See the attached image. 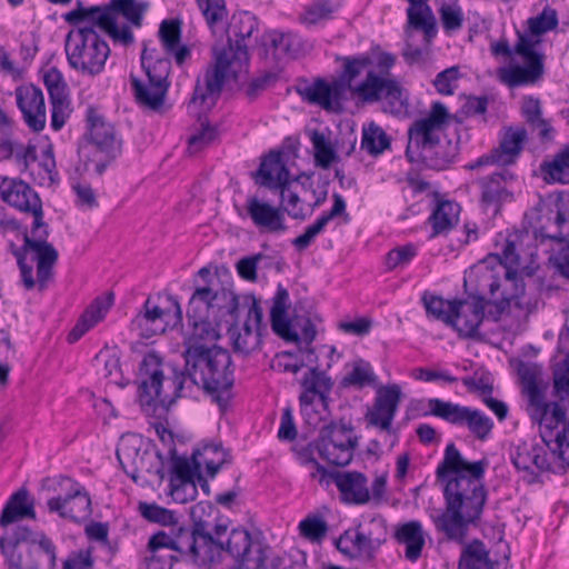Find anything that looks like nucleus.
<instances>
[{
    "label": "nucleus",
    "mask_w": 569,
    "mask_h": 569,
    "mask_svg": "<svg viewBox=\"0 0 569 569\" xmlns=\"http://www.w3.org/2000/svg\"><path fill=\"white\" fill-rule=\"evenodd\" d=\"M542 171L550 177L552 181H569V144H567L552 161L541 166Z\"/></svg>",
    "instance_id": "56"
},
{
    "label": "nucleus",
    "mask_w": 569,
    "mask_h": 569,
    "mask_svg": "<svg viewBox=\"0 0 569 569\" xmlns=\"http://www.w3.org/2000/svg\"><path fill=\"white\" fill-rule=\"evenodd\" d=\"M353 428L342 420L331 421L323 426L318 438L309 445L319 456L333 466L345 467L353 458V450L358 441L352 436Z\"/></svg>",
    "instance_id": "12"
},
{
    "label": "nucleus",
    "mask_w": 569,
    "mask_h": 569,
    "mask_svg": "<svg viewBox=\"0 0 569 569\" xmlns=\"http://www.w3.org/2000/svg\"><path fill=\"white\" fill-rule=\"evenodd\" d=\"M300 386L302 389L299 396L301 415L309 426L317 427L322 418L315 409V401L318 399L323 409H327L333 382L325 371L309 368L300 380Z\"/></svg>",
    "instance_id": "19"
},
{
    "label": "nucleus",
    "mask_w": 569,
    "mask_h": 569,
    "mask_svg": "<svg viewBox=\"0 0 569 569\" xmlns=\"http://www.w3.org/2000/svg\"><path fill=\"white\" fill-rule=\"evenodd\" d=\"M246 208L252 223L259 230L274 234L287 231L284 214L279 207H273L256 196H250L247 198Z\"/></svg>",
    "instance_id": "33"
},
{
    "label": "nucleus",
    "mask_w": 569,
    "mask_h": 569,
    "mask_svg": "<svg viewBox=\"0 0 569 569\" xmlns=\"http://www.w3.org/2000/svg\"><path fill=\"white\" fill-rule=\"evenodd\" d=\"M460 206L455 201H439L429 217L432 227L431 237L450 231L459 220Z\"/></svg>",
    "instance_id": "48"
},
{
    "label": "nucleus",
    "mask_w": 569,
    "mask_h": 569,
    "mask_svg": "<svg viewBox=\"0 0 569 569\" xmlns=\"http://www.w3.org/2000/svg\"><path fill=\"white\" fill-rule=\"evenodd\" d=\"M201 309L214 316L217 310L221 317L233 318L234 313L239 312V298L227 289L216 291L211 287H200L192 293L187 313H199Z\"/></svg>",
    "instance_id": "25"
},
{
    "label": "nucleus",
    "mask_w": 569,
    "mask_h": 569,
    "mask_svg": "<svg viewBox=\"0 0 569 569\" xmlns=\"http://www.w3.org/2000/svg\"><path fill=\"white\" fill-rule=\"evenodd\" d=\"M299 530L306 539L320 542L328 532V525L320 516H309L300 521Z\"/></svg>",
    "instance_id": "64"
},
{
    "label": "nucleus",
    "mask_w": 569,
    "mask_h": 569,
    "mask_svg": "<svg viewBox=\"0 0 569 569\" xmlns=\"http://www.w3.org/2000/svg\"><path fill=\"white\" fill-rule=\"evenodd\" d=\"M529 413L532 421L540 426V437L542 442L552 453V447L556 445L555 430L567 422V410L558 401H546L545 396H540L529 402Z\"/></svg>",
    "instance_id": "24"
},
{
    "label": "nucleus",
    "mask_w": 569,
    "mask_h": 569,
    "mask_svg": "<svg viewBox=\"0 0 569 569\" xmlns=\"http://www.w3.org/2000/svg\"><path fill=\"white\" fill-rule=\"evenodd\" d=\"M395 539L405 546V557L410 562H416L422 553L426 545V535L419 520H410L397 526Z\"/></svg>",
    "instance_id": "40"
},
{
    "label": "nucleus",
    "mask_w": 569,
    "mask_h": 569,
    "mask_svg": "<svg viewBox=\"0 0 569 569\" xmlns=\"http://www.w3.org/2000/svg\"><path fill=\"white\" fill-rule=\"evenodd\" d=\"M429 412L456 427L467 428L478 440L485 441L491 435L493 421L485 412L439 398L428 400Z\"/></svg>",
    "instance_id": "13"
},
{
    "label": "nucleus",
    "mask_w": 569,
    "mask_h": 569,
    "mask_svg": "<svg viewBox=\"0 0 569 569\" xmlns=\"http://www.w3.org/2000/svg\"><path fill=\"white\" fill-rule=\"evenodd\" d=\"M332 479L343 501L353 505H365L370 500V490L363 473L358 471H338L332 475Z\"/></svg>",
    "instance_id": "37"
},
{
    "label": "nucleus",
    "mask_w": 569,
    "mask_h": 569,
    "mask_svg": "<svg viewBox=\"0 0 569 569\" xmlns=\"http://www.w3.org/2000/svg\"><path fill=\"white\" fill-rule=\"evenodd\" d=\"M16 99L27 126L34 132L42 131L46 127V103L41 89L32 84L19 87Z\"/></svg>",
    "instance_id": "31"
},
{
    "label": "nucleus",
    "mask_w": 569,
    "mask_h": 569,
    "mask_svg": "<svg viewBox=\"0 0 569 569\" xmlns=\"http://www.w3.org/2000/svg\"><path fill=\"white\" fill-rule=\"evenodd\" d=\"M458 569H499V562L490 559L489 551L481 540L475 539L463 548Z\"/></svg>",
    "instance_id": "47"
},
{
    "label": "nucleus",
    "mask_w": 569,
    "mask_h": 569,
    "mask_svg": "<svg viewBox=\"0 0 569 569\" xmlns=\"http://www.w3.org/2000/svg\"><path fill=\"white\" fill-rule=\"evenodd\" d=\"M184 530L186 529L180 528L176 536H170L164 531L156 532L149 539V552L157 553L159 551L162 555H173L172 551H178L182 556V549L178 542L184 538Z\"/></svg>",
    "instance_id": "54"
},
{
    "label": "nucleus",
    "mask_w": 569,
    "mask_h": 569,
    "mask_svg": "<svg viewBox=\"0 0 569 569\" xmlns=\"http://www.w3.org/2000/svg\"><path fill=\"white\" fill-rule=\"evenodd\" d=\"M488 465L487 459L469 462L453 442L447 445L436 470L443 486L445 509L432 522L448 540L463 542L469 525L480 518L487 500L483 477Z\"/></svg>",
    "instance_id": "2"
},
{
    "label": "nucleus",
    "mask_w": 569,
    "mask_h": 569,
    "mask_svg": "<svg viewBox=\"0 0 569 569\" xmlns=\"http://www.w3.org/2000/svg\"><path fill=\"white\" fill-rule=\"evenodd\" d=\"M521 116L532 132H537L541 142L553 139V127L550 120L543 118L542 102L539 98L525 96L520 107Z\"/></svg>",
    "instance_id": "42"
},
{
    "label": "nucleus",
    "mask_w": 569,
    "mask_h": 569,
    "mask_svg": "<svg viewBox=\"0 0 569 569\" xmlns=\"http://www.w3.org/2000/svg\"><path fill=\"white\" fill-rule=\"evenodd\" d=\"M517 266H519V256L516 253V246L508 241L496 269H489L483 262L472 272L477 279V288L489 295V303L495 307V310H490V315L495 321L509 310L512 301L525 293L523 279L518 270L513 269Z\"/></svg>",
    "instance_id": "4"
},
{
    "label": "nucleus",
    "mask_w": 569,
    "mask_h": 569,
    "mask_svg": "<svg viewBox=\"0 0 569 569\" xmlns=\"http://www.w3.org/2000/svg\"><path fill=\"white\" fill-rule=\"evenodd\" d=\"M113 303V295L110 292L107 298L98 297L81 315L80 319L68 335L70 343L77 342L86 332L102 320Z\"/></svg>",
    "instance_id": "43"
},
{
    "label": "nucleus",
    "mask_w": 569,
    "mask_h": 569,
    "mask_svg": "<svg viewBox=\"0 0 569 569\" xmlns=\"http://www.w3.org/2000/svg\"><path fill=\"white\" fill-rule=\"evenodd\" d=\"M478 291L479 295H469L467 299L451 300L452 317L449 327L461 338H478L480 336L478 329L483 321L486 306L491 307L488 313L490 310H495V307L489 303V299L486 301L483 296L486 291L479 289Z\"/></svg>",
    "instance_id": "18"
},
{
    "label": "nucleus",
    "mask_w": 569,
    "mask_h": 569,
    "mask_svg": "<svg viewBox=\"0 0 569 569\" xmlns=\"http://www.w3.org/2000/svg\"><path fill=\"white\" fill-rule=\"evenodd\" d=\"M343 63V71L338 80L329 83V100L331 108L333 104H339L347 91H350L353 97V89L356 88V79L363 73V71L373 63L370 56L358 54L340 58Z\"/></svg>",
    "instance_id": "29"
},
{
    "label": "nucleus",
    "mask_w": 569,
    "mask_h": 569,
    "mask_svg": "<svg viewBox=\"0 0 569 569\" xmlns=\"http://www.w3.org/2000/svg\"><path fill=\"white\" fill-rule=\"evenodd\" d=\"M138 510L141 516L150 522L159 523L162 526H171L177 522V518L173 511L156 503L139 502Z\"/></svg>",
    "instance_id": "59"
},
{
    "label": "nucleus",
    "mask_w": 569,
    "mask_h": 569,
    "mask_svg": "<svg viewBox=\"0 0 569 569\" xmlns=\"http://www.w3.org/2000/svg\"><path fill=\"white\" fill-rule=\"evenodd\" d=\"M518 41L513 48L515 53L521 56L525 60L530 61H543L541 53L536 51V47L540 44L541 40L539 36H531L528 32H517Z\"/></svg>",
    "instance_id": "60"
},
{
    "label": "nucleus",
    "mask_w": 569,
    "mask_h": 569,
    "mask_svg": "<svg viewBox=\"0 0 569 569\" xmlns=\"http://www.w3.org/2000/svg\"><path fill=\"white\" fill-rule=\"evenodd\" d=\"M96 28L90 22V26L69 31L64 40L68 64L82 76L96 77L102 73L110 56L109 44Z\"/></svg>",
    "instance_id": "9"
},
{
    "label": "nucleus",
    "mask_w": 569,
    "mask_h": 569,
    "mask_svg": "<svg viewBox=\"0 0 569 569\" xmlns=\"http://www.w3.org/2000/svg\"><path fill=\"white\" fill-rule=\"evenodd\" d=\"M148 10V3L136 0H110L104 6L83 7L80 0L77 1V8L67 12L64 20L73 26L88 21L93 22L98 29L107 33L114 43L124 47L134 41L133 33L129 26H118V17H124L131 26L139 28L142 24L143 14Z\"/></svg>",
    "instance_id": "5"
},
{
    "label": "nucleus",
    "mask_w": 569,
    "mask_h": 569,
    "mask_svg": "<svg viewBox=\"0 0 569 569\" xmlns=\"http://www.w3.org/2000/svg\"><path fill=\"white\" fill-rule=\"evenodd\" d=\"M528 29L531 36H541L551 31L558 26V16L556 10L545 8L540 14L528 19Z\"/></svg>",
    "instance_id": "62"
},
{
    "label": "nucleus",
    "mask_w": 569,
    "mask_h": 569,
    "mask_svg": "<svg viewBox=\"0 0 569 569\" xmlns=\"http://www.w3.org/2000/svg\"><path fill=\"white\" fill-rule=\"evenodd\" d=\"M187 317L191 330L183 340L184 369L174 370L173 378L166 379L161 358L154 352L146 355L140 363L138 399L147 415L168 409L186 388L193 386L221 409L229 403L234 382L231 356L214 345L220 336L210 321L200 313Z\"/></svg>",
    "instance_id": "1"
},
{
    "label": "nucleus",
    "mask_w": 569,
    "mask_h": 569,
    "mask_svg": "<svg viewBox=\"0 0 569 569\" xmlns=\"http://www.w3.org/2000/svg\"><path fill=\"white\" fill-rule=\"evenodd\" d=\"M0 549L8 569H38L39 567L30 547L16 548L14 545L8 546L7 537H1Z\"/></svg>",
    "instance_id": "50"
},
{
    "label": "nucleus",
    "mask_w": 569,
    "mask_h": 569,
    "mask_svg": "<svg viewBox=\"0 0 569 569\" xmlns=\"http://www.w3.org/2000/svg\"><path fill=\"white\" fill-rule=\"evenodd\" d=\"M222 553H228L234 561L233 569H262L270 547L260 540H253L243 528L230 531L226 541H221Z\"/></svg>",
    "instance_id": "16"
},
{
    "label": "nucleus",
    "mask_w": 569,
    "mask_h": 569,
    "mask_svg": "<svg viewBox=\"0 0 569 569\" xmlns=\"http://www.w3.org/2000/svg\"><path fill=\"white\" fill-rule=\"evenodd\" d=\"M1 199L10 207L33 216L32 233L44 227L42 201L39 194L20 178L4 177L0 183Z\"/></svg>",
    "instance_id": "20"
},
{
    "label": "nucleus",
    "mask_w": 569,
    "mask_h": 569,
    "mask_svg": "<svg viewBox=\"0 0 569 569\" xmlns=\"http://www.w3.org/2000/svg\"><path fill=\"white\" fill-rule=\"evenodd\" d=\"M290 180V172L282 160L281 152L270 151L260 163L257 182L276 191L279 187L288 184Z\"/></svg>",
    "instance_id": "39"
},
{
    "label": "nucleus",
    "mask_w": 569,
    "mask_h": 569,
    "mask_svg": "<svg viewBox=\"0 0 569 569\" xmlns=\"http://www.w3.org/2000/svg\"><path fill=\"white\" fill-rule=\"evenodd\" d=\"M28 498L29 492L26 488L19 489L10 497L0 517L1 527H7L23 518L36 519L33 502H29Z\"/></svg>",
    "instance_id": "46"
},
{
    "label": "nucleus",
    "mask_w": 569,
    "mask_h": 569,
    "mask_svg": "<svg viewBox=\"0 0 569 569\" xmlns=\"http://www.w3.org/2000/svg\"><path fill=\"white\" fill-rule=\"evenodd\" d=\"M407 17L408 24L416 30L422 31L427 40H430L437 34L436 18L428 3L409 4Z\"/></svg>",
    "instance_id": "49"
},
{
    "label": "nucleus",
    "mask_w": 569,
    "mask_h": 569,
    "mask_svg": "<svg viewBox=\"0 0 569 569\" xmlns=\"http://www.w3.org/2000/svg\"><path fill=\"white\" fill-rule=\"evenodd\" d=\"M263 44L279 60L293 59L302 51L301 39L291 32L269 31L263 36Z\"/></svg>",
    "instance_id": "45"
},
{
    "label": "nucleus",
    "mask_w": 569,
    "mask_h": 569,
    "mask_svg": "<svg viewBox=\"0 0 569 569\" xmlns=\"http://www.w3.org/2000/svg\"><path fill=\"white\" fill-rule=\"evenodd\" d=\"M542 238L569 240V193H560L548 210V223L539 228Z\"/></svg>",
    "instance_id": "34"
},
{
    "label": "nucleus",
    "mask_w": 569,
    "mask_h": 569,
    "mask_svg": "<svg viewBox=\"0 0 569 569\" xmlns=\"http://www.w3.org/2000/svg\"><path fill=\"white\" fill-rule=\"evenodd\" d=\"M226 462V452L222 451L220 445L216 443L206 445L202 451L196 450L192 461L180 457L174 458L172 471L180 481V483L172 489L174 500L182 503L187 502V497H181L182 490H189V497L191 499L196 498L197 486L194 476H198L201 465L206 466L207 473L213 478Z\"/></svg>",
    "instance_id": "11"
},
{
    "label": "nucleus",
    "mask_w": 569,
    "mask_h": 569,
    "mask_svg": "<svg viewBox=\"0 0 569 569\" xmlns=\"http://www.w3.org/2000/svg\"><path fill=\"white\" fill-rule=\"evenodd\" d=\"M395 62L396 57L392 53H380L376 69L371 68V63L363 71L366 78L357 82L353 98L369 104L385 101V111L395 116H407L409 113L408 94L397 77L390 73Z\"/></svg>",
    "instance_id": "7"
},
{
    "label": "nucleus",
    "mask_w": 569,
    "mask_h": 569,
    "mask_svg": "<svg viewBox=\"0 0 569 569\" xmlns=\"http://www.w3.org/2000/svg\"><path fill=\"white\" fill-rule=\"evenodd\" d=\"M336 547L350 559L372 560L379 550L362 532V523L345 530L336 540Z\"/></svg>",
    "instance_id": "35"
},
{
    "label": "nucleus",
    "mask_w": 569,
    "mask_h": 569,
    "mask_svg": "<svg viewBox=\"0 0 569 569\" xmlns=\"http://www.w3.org/2000/svg\"><path fill=\"white\" fill-rule=\"evenodd\" d=\"M512 180L513 174L507 169H501L478 180L481 190V204L486 210L491 209L492 213L497 214L501 206L512 199V193L508 189V183Z\"/></svg>",
    "instance_id": "30"
},
{
    "label": "nucleus",
    "mask_w": 569,
    "mask_h": 569,
    "mask_svg": "<svg viewBox=\"0 0 569 569\" xmlns=\"http://www.w3.org/2000/svg\"><path fill=\"white\" fill-rule=\"evenodd\" d=\"M310 141L315 150V162L322 169H328L337 160V153L330 141L319 130L310 132Z\"/></svg>",
    "instance_id": "53"
},
{
    "label": "nucleus",
    "mask_w": 569,
    "mask_h": 569,
    "mask_svg": "<svg viewBox=\"0 0 569 569\" xmlns=\"http://www.w3.org/2000/svg\"><path fill=\"white\" fill-rule=\"evenodd\" d=\"M42 228L41 232L33 233L38 239H32L28 234L23 239V250L30 249L37 253V278L40 290L46 288L48 280L52 276V268L58 260L57 249L47 241L49 236L47 224Z\"/></svg>",
    "instance_id": "32"
},
{
    "label": "nucleus",
    "mask_w": 569,
    "mask_h": 569,
    "mask_svg": "<svg viewBox=\"0 0 569 569\" xmlns=\"http://www.w3.org/2000/svg\"><path fill=\"white\" fill-rule=\"evenodd\" d=\"M546 448L545 443L542 446L522 441L511 452V461L518 470L532 472V467H535L540 472H555L556 468L549 461Z\"/></svg>",
    "instance_id": "36"
},
{
    "label": "nucleus",
    "mask_w": 569,
    "mask_h": 569,
    "mask_svg": "<svg viewBox=\"0 0 569 569\" xmlns=\"http://www.w3.org/2000/svg\"><path fill=\"white\" fill-rule=\"evenodd\" d=\"M247 309V319L241 329L238 328V312L234 313L233 318L226 320L234 352L244 356L257 350L260 346L259 326L262 320V308L257 299L252 298Z\"/></svg>",
    "instance_id": "23"
},
{
    "label": "nucleus",
    "mask_w": 569,
    "mask_h": 569,
    "mask_svg": "<svg viewBox=\"0 0 569 569\" xmlns=\"http://www.w3.org/2000/svg\"><path fill=\"white\" fill-rule=\"evenodd\" d=\"M50 512L61 518L79 522L91 515V499L83 487L74 482L71 492L64 497H53L47 502Z\"/></svg>",
    "instance_id": "28"
},
{
    "label": "nucleus",
    "mask_w": 569,
    "mask_h": 569,
    "mask_svg": "<svg viewBox=\"0 0 569 569\" xmlns=\"http://www.w3.org/2000/svg\"><path fill=\"white\" fill-rule=\"evenodd\" d=\"M289 306L290 298L288 290L282 284H278L270 310L271 328L273 332L286 341L299 342L303 340L307 345H310L316 339L317 335L313 322L307 318L302 322L301 335L293 331L287 316Z\"/></svg>",
    "instance_id": "21"
},
{
    "label": "nucleus",
    "mask_w": 569,
    "mask_h": 569,
    "mask_svg": "<svg viewBox=\"0 0 569 569\" xmlns=\"http://www.w3.org/2000/svg\"><path fill=\"white\" fill-rule=\"evenodd\" d=\"M422 301L428 316H432L435 319L442 321L449 327L451 322V300H445L438 296H431L428 298L423 295Z\"/></svg>",
    "instance_id": "61"
},
{
    "label": "nucleus",
    "mask_w": 569,
    "mask_h": 569,
    "mask_svg": "<svg viewBox=\"0 0 569 569\" xmlns=\"http://www.w3.org/2000/svg\"><path fill=\"white\" fill-rule=\"evenodd\" d=\"M429 412L456 427L467 428L478 440L485 441L491 435L493 421L485 412L439 398L428 400Z\"/></svg>",
    "instance_id": "14"
},
{
    "label": "nucleus",
    "mask_w": 569,
    "mask_h": 569,
    "mask_svg": "<svg viewBox=\"0 0 569 569\" xmlns=\"http://www.w3.org/2000/svg\"><path fill=\"white\" fill-rule=\"evenodd\" d=\"M159 40L167 54L173 57L178 67H182L191 57V49L181 43V21L167 19L160 23Z\"/></svg>",
    "instance_id": "38"
},
{
    "label": "nucleus",
    "mask_w": 569,
    "mask_h": 569,
    "mask_svg": "<svg viewBox=\"0 0 569 569\" xmlns=\"http://www.w3.org/2000/svg\"><path fill=\"white\" fill-rule=\"evenodd\" d=\"M395 62L396 57L392 53H380L376 69L371 68V63L363 71L366 78L357 82L353 98L369 104L385 101V111L395 116H407L409 113L408 94L397 77L390 73Z\"/></svg>",
    "instance_id": "8"
},
{
    "label": "nucleus",
    "mask_w": 569,
    "mask_h": 569,
    "mask_svg": "<svg viewBox=\"0 0 569 569\" xmlns=\"http://www.w3.org/2000/svg\"><path fill=\"white\" fill-rule=\"evenodd\" d=\"M429 412L456 427L467 428L478 440L485 441L491 435L493 421L485 412L439 398L428 400Z\"/></svg>",
    "instance_id": "15"
},
{
    "label": "nucleus",
    "mask_w": 569,
    "mask_h": 569,
    "mask_svg": "<svg viewBox=\"0 0 569 569\" xmlns=\"http://www.w3.org/2000/svg\"><path fill=\"white\" fill-rule=\"evenodd\" d=\"M166 311L158 303L148 298L140 312L132 320V326L141 337L150 338L166 331Z\"/></svg>",
    "instance_id": "41"
},
{
    "label": "nucleus",
    "mask_w": 569,
    "mask_h": 569,
    "mask_svg": "<svg viewBox=\"0 0 569 569\" xmlns=\"http://www.w3.org/2000/svg\"><path fill=\"white\" fill-rule=\"evenodd\" d=\"M182 556L201 568H212L222 562L221 540L198 529H186L180 542Z\"/></svg>",
    "instance_id": "22"
},
{
    "label": "nucleus",
    "mask_w": 569,
    "mask_h": 569,
    "mask_svg": "<svg viewBox=\"0 0 569 569\" xmlns=\"http://www.w3.org/2000/svg\"><path fill=\"white\" fill-rule=\"evenodd\" d=\"M376 375L368 361L359 359L353 362L351 371L341 381L345 387L363 388L376 381Z\"/></svg>",
    "instance_id": "55"
},
{
    "label": "nucleus",
    "mask_w": 569,
    "mask_h": 569,
    "mask_svg": "<svg viewBox=\"0 0 569 569\" xmlns=\"http://www.w3.org/2000/svg\"><path fill=\"white\" fill-rule=\"evenodd\" d=\"M528 139V133L523 127H508L500 139L499 146L478 158L473 163L469 164L470 169H477L485 164L497 163L500 166H509L515 163L520 156L523 144Z\"/></svg>",
    "instance_id": "26"
},
{
    "label": "nucleus",
    "mask_w": 569,
    "mask_h": 569,
    "mask_svg": "<svg viewBox=\"0 0 569 569\" xmlns=\"http://www.w3.org/2000/svg\"><path fill=\"white\" fill-rule=\"evenodd\" d=\"M361 148L371 156H378L390 148V139L381 127L371 123L363 129Z\"/></svg>",
    "instance_id": "52"
},
{
    "label": "nucleus",
    "mask_w": 569,
    "mask_h": 569,
    "mask_svg": "<svg viewBox=\"0 0 569 569\" xmlns=\"http://www.w3.org/2000/svg\"><path fill=\"white\" fill-rule=\"evenodd\" d=\"M301 96L310 103L318 104L326 110L331 109L329 100V83L323 79H318L312 84L300 91Z\"/></svg>",
    "instance_id": "63"
},
{
    "label": "nucleus",
    "mask_w": 569,
    "mask_h": 569,
    "mask_svg": "<svg viewBox=\"0 0 569 569\" xmlns=\"http://www.w3.org/2000/svg\"><path fill=\"white\" fill-rule=\"evenodd\" d=\"M258 33L259 21L253 13L240 11L232 14L227 27L228 46L216 53L214 63L206 70L203 81H197L190 108L209 110L214 106L230 67L237 63L241 70L248 64L249 48Z\"/></svg>",
    "instance_id": "3"
},
{
    "label": "nucleus",
    "mask_w": 569,
    "mask_h": 569,
    "mask_svg": "<svg viewBox=\"0 0 569 569\" xmlns=\"http://www.w3.org/2000/svg\"><path fill=\"white\" fill-rule=\"evenodd\" d=\"M297 179L290 180L288 184H283L277 189L280 192V209L282 212H287L290 217L298 220L306 219L303 208L301 206V199L299 194L291 190V183Z\"/></svg>",
    "instance_id": "57"
},
{
    "label": "nucleus",
    "mask_w": 569,
    "mask_h": 569,
    "mask_svg": "<svg viewBox=\"0 0 569 569\" xmlns=\"http://www.w3.org/2000/svg\"><path fill=\"white\" fill-rule=\"evenodd\" d=\"M340 3L337 0H315L305 8L299 20L307 27L317 26L321 22L330 20L335 11L338 10Z\"/></svg>",
    "instance_id": "51"
},
{
    "label": "nucleus",
    "mask_w": 569,
    "mask_h": 569,
    "mask_svg": "<svg viewBox=\"0 0 569 569\" xmlns=\"http://www.w3.org/2000/svg\"><path fill=\"white\" fill-rule=\"evenodd\" d=\"M447 107L436 101L427 117L412 123L408 130L406 154L410 161L421 160L426 167L435 170L446 169L453 159L449 144L441 143L439 131L449 122Z\"/></svg>",
    "instance_id": "6"
},
{
    "label": "nucleus",
    "mask_w": 569,
    "mask_h": 569,
    "mask_svg": "<svg viewBox=\"0 0 569 569\" xmlns=\"http://www.w3.org/2000/svg\"><path fill=\"white\" fill-rule=\"evenodd\" d=\"M401 396V388L398 385H389L381 388L377 393L372 408L366 415L368 423L382 431L390 432Z\"/></svg>",
    "instance_id": "27"
},
{
    "label": "nucleus",
    "mask_w": 569,
    "mask_h": 569,
    "mask_svg": "<svg viewBox=\"0 0 569 569\" xmlns=\"http://www.w3.org/2000/svg\"><path fill=\"white\" fill-rule=\"evenodd\" d=\"M525 61L526 66L500 69V80L510 88L536 83L543 74V61Z\"/></svg>",
    "instance_id": "44"
},
{
    "label": "nucleus",
    "mask_w": 569,
    "mask_h": 569,
    "mask_svg": "<svg viewBox=\"0 0 569 569\" xmlns=\"http://www.w3.org/2000/svg\"><path fill=\"white\" fill-rule=\"evenodd\" d=\"M141 66L147 80H142L133 73H130L129 77L134 99L139 106L158 111L163 106L170 87L171 60L148 56V49L143 48Z\"/></svg>",
    "instance_id": "10"
},
{
    "label": "nucleus",
    "mask_w": 569,
    "mask_h": 569,
    "mask_svg": "<svg viewBox=\"0 0 569 569\" xmlns=\"http://www.w3.org/2000/svg\"><path fill=\"white\" fill-rule=\"evenodd\" d=\"M87 122L90 142L96 147V152L106 158L104 160H96L94 171L101 176L107 167L121 154L122 140L117 134L113 124L107 122L92 108L88 109Z\"/></svg>",
    "instance_id": "17"
},
{
    "label": "nucleus",
    "mask_w": 569,
    "mask_h": 569,
    "mask_svg": "<svg viewBox=\"0 0 569 569\" xmlns=\"http://www.w3.org/2000/svg\"><path fill=\"white\" fill-rule=\"evenodd\" d=\"M197 3L210 29L227 19L228 11L224 0H197Z\"/></svg>",
    "instance_id": "58"
}]
</instances>
